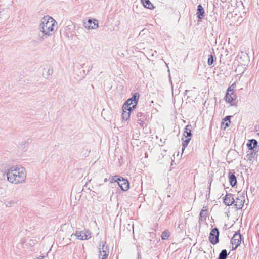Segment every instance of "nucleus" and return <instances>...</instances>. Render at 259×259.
I'll return each mask as SVG.
<instances>
[{
	"instance_id": "9",
	"label": "nucleus",
	"mask_w": 259,
	"mask_h": 259,
	"mask_svg": "<svg viewBox=\"0 0 259 259\" xmlns=\"http://www.w3.org/2000/svg\"><path fill=\"white\" fill-rule=\"evenodd\" d=\"M219 232L217 228L212 229L210 233L209 240L213 244H216L219 241Z\"/></svg>"
},
{
	"instance_id": "30",
	"label": "nucleus",
	"mask_w": 259,
	"mask_h": 259,
	"mask_svg": "<svg viewBox=\"0 0 259 259\" xmlns=\"http://www.w3.org/2000/svg\"><path fill=\"white\" fill-rule=\"evenodd\" d=\"M48 73L49 75H50L51 73H52V70H51V69H48Z\"/></svg>"
},
{
	"instance_id": "8",
	"label": "nucleus",
	"mask_w": 259,
	"mask_h": 259,
	"mask_svg": "<svg viewBox=\"0 0 259 259\" xmlns=\"http://www.w3.org/2000/svg\"><path fill=\"white\" fill-rule=\"evenodd\" d=\"M75 236L79 240H88L91 237V234L87 229L82 231H76Z\"/></svg>"
},
{
	"instance_id": "2",
	"label": "nucleus",
	"mask_w": 259,
	"mask_h": 259,
	"mask_svg": "<svg viewBox=\"0 0 259 259\" xmlns=\"http://www.w3.org/2000/svg\"><path fill=\"white\" fill-rule=\"evenodd\" d=\"M6 175L9 183L17 185L25 182L27 172L25 168L22 166H13L8 169Z\"/></svg>"
},
{
	"instance_id": "23",
	"label": "nucleus",
	"mask_w": 259,
	"mask_h": 259,
	"mask_svg": "<svg viewBox=\"0 0 259 259\" xmlns=\"http://www.w3.org/2000/svg\"><path fill=\"white\" fill-rule=\"evenodd\" d=\"M191 140L190 137H188L187 139H186L185 140H184L183 142V149H182V152L184 151L185 148L186 147V146L188 145V143H189L190 141Z\"/></svg>"
},
{
	"instance_id": "4",
	"label": "nucleus",
	"mask_w": 259,
	"mask_h": 259,
	"mask_svg": "<svg viewBox=\"0 0 259 259\" xmlns=\"http://www.w3.org/2000/svg\"><path fill=\"white\" fill-rule=\"evenodd\" d=\"M139 98V95L138 93H135L133 97L128 99L123 106L124 110H132L135 108L137 106L138 101Z\"/></svg>"
},
{
	"instance_id": "7",
	"label": "nucleus",
	"mask_w": 259,
	"mask_h": 259,
	"mask_svg": "<svg viewBox=\"0 0 259 259\" xmlns=\"http://www.w3.org/2000/svg\"><path fill=\"white\" fill-rule=\"evenodd\" d=\"M83 26L88 30L97 29L99 27L98 21L95 19L84 20Z\"/></svg>"
},
{
	"instance_id": "13",
	"label": "nucleus",
	"mask_w": 259,
	"mask_h": 259,
	"mask_svg": "<svg viewBox=\"0 0 259 259\" xmlns=\"http://www.w3.org/2000/svg\"><path fill=\"white\" fill-rule=\"evenodd\" d=\"M224 202L228 206L231 205L234 203V199L231 194H227L224 199Z\"/></svg>"
},
{
	"instance_id": "16",
	"label": "nucleus",
	"mask_w": 259,
	"mask_h": 259,
	"mask_svg": "<svg viewBox=\"0 0 259 259\" xmlns=\"http://www.w3.org/2000/svg\"><path fill=\"white\" fill-rule=\"evenodd\" d=\"M144 7L146 8L152 10L154 7L149 0H141Z\"/></svg>"
},
{
	"instance_id": "18",
	"label": "nucleus",
	"mask_w": 259,
	"mask_h": 259,
	"mask_svg": "<svg viewBox=\"0 0 259 259\" xmlns=\"http://www.w3.org/2000/svg\"><path fill=\"white\" fill-rule=\"evenodd\" d=\"M257 141L254 139H252L249 141V142L247 144V146L249 149L252 150L257 146Z\"/></svg>"
},
{
	"instance_id": "28",
	"label": "nucleus",
	"mask_w": 259,
	"mask_h": 259,
	"mask_svg": "<svg viewBox=\"0 0 259 259\" xmlns=\"http://www.w3.org/2000/svg\"><path fill=\"white\" fill-rule=\"evenodd\" d=\"M230 123H229V121H227V122L225 123V126L224 127V129H225L226 127H228Z\"/></svg>"
},
{
	"instance_id": "20",
	"label": "nucleus",
	"mask_w": 259,
	"mask_h": 259,
	"mask_svg": "<svg viewBox=\"0 0 259 259\" xmlns=\"http://www.w3.org/2000/svg\"><path fill=\"white\" fill-rule=\"evenodd\" d=\"M229 182L232 186H234L236 184V178L235 176L233 174L229 176Z\"/></svg>"
},
{
	"instance_id": "12",
	"label": "nucleus",
	"mask_w": 259,
	"mask_h": 259,
	"mask_svg": "<svg viewBox=\"0 0 259 259\" xmlns=\"http://www.w3.org/2000/svg\"><path fill=\"white\" fill-rule=\"evenodd\" d=\"M244 201V196L240 195L239 196H238L235 200L234 199V203L233 204L237 209H240L243 207Z\"/></svg>"
},
{
	"instance_id": "11",
	"label": "nucleus",
	"mask_w": 259,
	"mask_h": 259,
	"mask_svg": "<svg viewBox=\"0 0 259 259\" xmlns=\"http://www.w3.org/2000/svg\"><path fill=\"white\" fill-rule=\"evenodd\" d=\"M231 243L232 245V250L236 249L241 243V235L235 233L231 239Z\"/></svg>"
},
{
	"instance_id": "19",
	"label": "nucleus",
	"mask_w": 259,
	"mask_h": 259,
	"mask_svg": "<svg viewBox=\"0 0 259 259\" xmlns=\"http://www.w3.org/2000/svg\"><path fill=\"white\" fill-rule=\"evenodd\" d=\"M122 118L125 120H127L130 117V112L131 110H124L123 107H122Z\"/></svg>"
},
{
	"instance_id": "5",
	"label": "nucleus",
	"mask_w": 259,
	"mask_h": 259,
	"mask_svg": "<svg viewBox=\"0 0 259 259\" xmlns=\"http://www.w3.org/2000/svg\"><path fill=\"white\" fill-rule=\"evenodd\" d=\"M99 256L98 259H107L109 254V249L105 245V243L101 242L99 245Z\"/></svg>"
},
{
	"instance_id": "3",
	"label": "nucleus",
	"mask_w": 259,
	"mask_h": 259,
	"mask_svg": "<svg viewBox=\"0 0 259 259\" xmlns=\"http://www.w3.org/2000/svg\"><path fill=\"white\" fill-rule=\"evenodd\" d=\"M208 209L207 206L203 207L199 215V225L203 227L207 226L209 227H213L215 225L212 217L209 218L208 217Z\"/></svg>"
},
{
	"instance_id": "17",
	"label": "nucleus",
	"mask_w": 259,
	"mask_h": 259,
	"mask_svg": "<svg viewBox=\"0 0 259 259\" xmlns=\"http://www.w3.org/2000/svg\"><path fill=\"white\" fill-rule=\"evenodd\" d=\"M191 128L192 126L191 125H187L185 127L183 135L185 137H186V138L191 137Z\"/></svg>"
},
{
	"instance_id": "26",
	"label": "nucleus",
	"mask_w": 259,
	"mask_h": 259,
	"mask_svg": "<svg viewBox=\"0 0 259 259\" xmlns=\"http://www.w3.org/2000/svg\"><path fill=\"white\" fill-rule=\"evenodd\" d=\"M231 117V116H226L224 119L223 121H229V123H230V118Z\"/></svg>"
},
{
	"instance_id": "29",
	"label": "nucleus",
	"mask_w": 259,
	"mask_h": 259,
	"mask_svg": "<svg viewBox=\"0 0 259 259\" xmlns=\"http://www.w3.org/2000/svg\"><path fill=\"white\" fill-rule=\"evenodd\" d=\"M137 117H141L142 116V113L141 112H138L137 114Z\"/></svg>"
},
{
	"instance_id": "31",
	"label": "nucleus",
	"mask_w": 259,
	"mask_h": 259,
	"mask_svg": "<svg viewBox=\"0 0 259 259\" xmlns=\"http://www.w3.org/2000/svg\"><path fill=\"white\" fill-rule=\"evenodd\" d=\"M188 91L186 90V91H185L186 93H187V92H188Z\"/></svg>"
},
{
	"instance_id": "21",
	"label": "nucleus",
	"mask_w": 259,
	"mask_h": 259,
	"mask_svg": "<svg viewBox=\"0 0 259 259\" xmlns=\"http://www.w3.org/2000/svg\"><path fill=\"white\" fill-rule=\"evenodd\" d=\"M227 256L226 250H223L219 254V259H226Z\"/></svg>"
},
{
	"instance_id": "22",
	"label": "nucleus",
	"mask_w": 259,
	"mask_h": 259,
	"mask_svg": "<svg viewBox=\"0 0 259 259\" xmlns=\"http://www.w3.org/2000/svg\"><path fill=\"white\" fill-rule=\"evenodd\" d=\"M170 236V233L167 231H164L161 234V238L163 240H166Z\"/></svg>"
},
{
	"instance_id": "15",
	"label": "nucleus",
	"mask_w": 259,
	"mask_h": 259,
	"mask_svg": "<svg viewBox=\"0 0 259 259\" xmlns=\"http://www.w3.org/2000/svg\"><path fill=\"white\" fill-rule=\"evenodd\" d=\"M197 17L199 19H202L204 16V11L202 7V6L200 5H199L197 7Z\"/></svg>"
},
{
	"instance_id": "6",
	"label": "nucleus",
	"mask_w": 259,
	"mask_h": 259,
	"mask_svg": "<svg viewBox=\"0 0 259 259\" xmlns=\"http://www.w3.org/2000/svg\"><path fill=\"white\" fill-rule=\"evenodd\" d=\"M113 180L118 183L119 186L122 190L126 191L129 189L130 184L127 180L122 178H118L117 176H115L113 178Z\"/></svg>"
},
{
	"instance_id": "27",
	"label": "nucleus",
	"mask_w": 259,
	"mask_h": 259,
	"mask_svg": "<svg viewBox=\"0 0 259 259\" xmlns=\"http://www.w3.org/2000/svg\"><path fill=\"white\" fill-rule=\"evenodd\" d=\"M230 123H229V121H227V122L225 123V126L224 127V129H225L226 127H228Z\"/></svg>"
},
{
	"instance_id": "14",
	"label": "nucleus",
	"mask_w": 259,
	"mask_h": 259,
	"mask_svg": "<svg viewBox=\"0 0 259 259\" xmlns=\"http://www.w3.org/2000/svg\"><path fill=\"white\" fill-rule=\"evenodd\" d=\"M16 204L14 199H9L4 202L3 205L5 208H10L13 207Z\"/></svg>"
},
{
	"instance_id": "1",
	"label": "nucleus",
	"mask_w": 259,
	"mask_h": 259,
	"mask_svg": "<svg viewBox=\"0 0 259 259\" xmlns=\"http://www.w3.org/2000/svg\"><path fill=\"white\" fill-rule=\"evenodd\" d=\"M38 30L42 34L38 35L37 40L42 42L55 33L57 30V23L52 17L46 15L40 21Z\"/></svg>"
},
{
	"instance_id": "25",
	"label": "nucleus",
	"mask_w": 259,
	"mask_h": 259,
	"mask_svg": "<svg viewBox=\"0 0 259 259\" xmlns=\"http://www.w3.org/2000/svg\"><path fill=\"white\" fill-rule=\"evenodd\" d=\"M234 85H235V83H233L231 86H230L228 88L227 92H229V93L234 92H233V89H234Z\"/></svg>"
},
{
	"instance_id": "10",
	"label": "nucleus",
	"mask_w": 259,
	"mask_h": 259,
	"mask_svg": "<svg viewBox=\"0 0 259 259\" xmlns=\"http://www.w3.org/2000/svg\"><path fill=\"white\" fill-rule=\"evenodd\" d=\"M225 98L226 102L229 103L231 106L235 107L237 106V102L236 101V95L234 94V92H227Z\"/></svg>"
},
{
	"instance_id": "32",
	"label": "nucleus",
	"mask_w": 259,
	"mask_h": 259,
	"mask_svg": "<svg viewBox=\"0 0 259 259\" xmlns=\"http://www.w3.org/2000/svg\"><path fill=\"white\" fill-rule=\"evenodd\" d=\"M0 190H3V189H1V188H0Z\"/></svg>"
},
{
	"instance_id": "24",
	"label": "nucleus",
	"mask_w": 259,
	"mask_h": 259,
	"mask_svg": "<svg viewBox=\"0 0 259 259\" xmlns=\"http://www.w3.org/2000/svg\"><path fill=\"white\" fill-rule=\"evenodd\" d=\"M213 63V57L212 55H210L209 56L208 59V64L209 65H211Z\"/></svg>"
}]
</instances>
